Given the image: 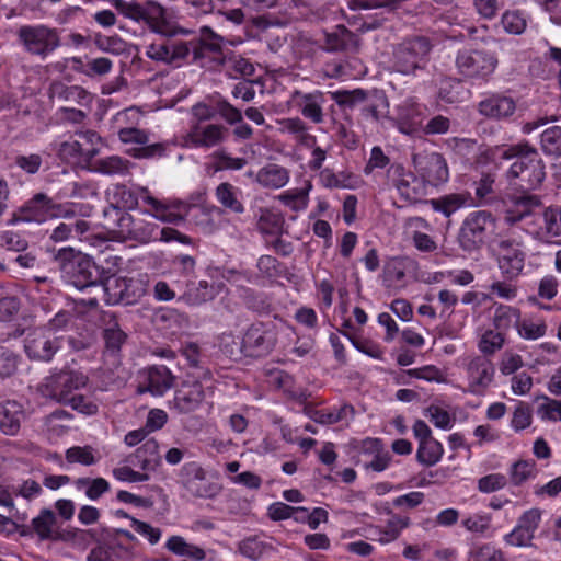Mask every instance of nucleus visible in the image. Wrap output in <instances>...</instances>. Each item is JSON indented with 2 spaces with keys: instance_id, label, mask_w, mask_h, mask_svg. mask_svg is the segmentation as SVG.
I'll list each match as a JSON object with an SVG mask.
<instances>
[{
  "instance_id": "nucleus-1",
  "label": "nucleus",
  "mask_w": 561,
  "mask_h": 561,
  "mask_svg": "<svg viewBox=\"0 0 561 561\" xmlns=\"http://www.w3.org/2000/svg\"><path fill=\"white\" fill-rule=\"evenodd\" d=\"M493 156L501 160H514L507 171V178L518 179L519 185L527 191L539 187L546 178L545 162L538 150L528 141L497 146L493 150Z\"/></svg>"
},
{
  "instance_id": "nucleus-2",
  "label": "nucleus",
  "mask_w": 561,
  "mask_h": 561,
  "mask_svg": "<svg viewBox=\"0 0 561 561\" xmlns=\"http://www.w3.org/2000/svg\"><path fill=\"white\" fill-rule=\"evenodd\" d=\"M55 260L59 265L65 280L78 289L100 287L103 283V272L88 255L75 251L72 248H62Z\"/></svg>"
},
{
  "instance_id": "nucleus-3",
  "label": "nucleus",
  "mask_w": 561,
  "mask_h": 561,
  "mask_svg": "<svg viewBox=\"0 0 561 561\" xmlns=\"http://www.w3.org/2000/svg\"><path fill=\"white\" fill-rule=\"evenodd\" d=\"M103 217L104 226L121 240L136 241L144 244L158 241V225L147 220L142 213L133 216L116 208H104Z\"/></svg>"
},
{
  "instance_id": "nucleus-4",
  "label": "nucleus",
  "mask_w": 561,
  "mask_h": 561,
  "mask_svg": "<svg viewBox=\"0 0 561 561\" xmlns=\"http://www.w3.org/2000/svg\"><path fill=\"white\" fill-rule=\"evenodd\" d=\"M432 43L424 36H414L398 44L392 53V69L401 75L415 76L430 61Z\"/></svg>"
},
{
  "instance_id": "nucleus-5",
  "label": "nucleus",
  "mask_w": 561,
  "mask_h": 561,
  "mask_svg": "<svg viewBox=\"0 0 561 561\" xmlns=\"http://www.w3.org/2000/svg\"><path fill=\"white\" fill-rule=\"evenodd\" d=\"M497 219L489 210H476L470 213L463 220L458 242L466 252H473L481 249L489 242L496 232Z\"/></svg>"
},
{
  "instance_id": "nucleus-6",
  "label": "nucleus",
  "mask_w": 561,
  "mask_h": 561,
  "mask_svg": "<svg viewBox=\"0 0 561 561\" xmlns=\"http://www.w3.org/2000/svg\"><path fill=\"white\" fill-rule=\"evenodd\" d=\"M16 41L25 53L41 60H45L61 45L59 31L45 24L20 26L16 31Z\"/></svg>"
},
{
  "instance_id": "nucleus-7",
  "label": "nucleus",
  "mask_w": 561,
  "mask_h": 561,
  "mask_svg": "<svg viewBox=\"0 0 561 561\" xmlns=\"http://www.w3.org/2000/svg\"><path fill=\"white\" fill-rule=\"evenodd\" d=\"M499 59L485 49L463 48L457 51L455 67L465 80L488 81L497 68Z\"/></svg>"
},
{
  "instance_id": "nucleus-8",
  "label": "nucleus",
  "mask_w": 561,
  "mask_h": 561,
  "mask_svg": "<svg viewBox=\"0 0 561 561\" xmlns=\"http://www.w3.org/2000/svg\"><path fill=\"white\" fill-rule=\"evenodd\" d=\"M100 291L107 305H134L146 294L147 280L141 275H112L103 279Z\"/></svg>"
},
{
  "instance_id": "nucleus-9",
  "label": "nucleus",
  "mask_w": 561,
  "mask_h": 561,
  "mask_svg": "<svg viewBox=\"0 0 561 561\" xmlns=\"http://www.w3.org/2000/svg\"><path fill=\"white\" fill-rule=\"evenodd\" d=\"M222 37L214 33L208 26L201 28L198 38L186 42L193 54V60L203 67L215 68L225 65L221 49Z\"/></svg>"
},
{
  "instance_id": "nucleus-10",
  "label": "nucleus",
  "mask_w": 561,
  "mask_h": 561,
  "mask_svg": "<svg viewBox=\"0 0 561 561\" xmlns=\"http://www.w3.org/2000/svg\"><path fill=\"white\" fill-rule=\"evenodd\" d=\"M179 483L186 493L196 499H214L221 488L207 481L206 471L196 461L184 463L179 471Z\"/></svg>"
},
{
  "instance_id": "nucleus-11",
  "label": "nucleus",
  "mask_w": 561,
  "mask_h": 561,
  "mask_svg": "<svg viewBox=\"0 0 561 561\" xmlns=\"http://www.w3.org/2000/svg\"><path fill=\"white\" fill-rule=\"evenodd\" d=\"M88 378L76 371H59L42 385V394L60 403H67L73 390L85 386Z\"/></svg>"
},
{
  "instance_id": "nucleus-12",
  "label": "nucleus",
  "mask_w": 561,
  "mask_h": 561,
  "mask_svg": "<svg viewBox=\"0 0 561 561\" xmlns=\"http://www.w3.org/2000/svg\"><path fill=\"white\" fill-rule=\"evenodd\" d=\"M76 136L77 139L60 144L59 158L67 162L91 161L100 151L101 137L93 130L77 131Z\"/></svg>"
},
{
  "instance_id": "nucleus-13",
  "label": "nucleus",
  "mask_w": 561,
  "mask_h": 561,
  "mask_svg": "<svg viewBox=\"0 0 561 561\" xmlns=\"http://www.w3.org/2000/svg\"><path fill=\"white\" fill-rule=\"evenodd\" d=\"M387 180L397 188L400 196L410 203L422 201L426 193L424 181L401 163H392L388 168Z\"/></svg>"
},
{
  "instance_id": "nucleus-14",
  "label": "nucleus",
  "mask_w": 561,
  "mask_h": 561,
  "mask_svg": "<svg viewBox=\"0 0 561 561\" xmlns=\"http://www.w3.org/2000/svg\"><path fill=\"white\" fill-rule=\"evenodd\" d=\"M58 209L55 202L45 193H36L21 207L12 213L8 220L9 226L20 222L43 224L51 218L53 210Z\"/></svg>"
},
{
  "instance_id": "nucleus-15",
  "label": "nucleus",
  "mask_w": 561,
  "mask_h": 561,
  "mask_svg": "<svg viewBox=\"0 0 561 561\" xmlns=\"http://www.w3.org/2000/svg\"><path fill=\"white\" fill-rule=\"evenodd\" d=\"M60 347V339L45 328L30 331L24 339V351L32 360L49 362Z\"/></svg>"
},
{
  "instance_id": "nucleus-16",
  "label": "nucleus",
  "mask_w": 561,
  "mask_h": 561,
  "mask_svg": "<svg viewBox=\"0 0 561 561\" xmlns=\"http://www.w3.org/2000/svg\"><path fill=\"white\" fill-rule=\"evenodd\" d=\"M503 220L507 226H515L525 218L533 216L541 206L538 195L530 194L527 190L508 194L504 199Z\"/></svg>"
},
{
  "instance_id": "nucleus-17",
  "label": "nucleus",
  "mask_w": 561,
  "mask_h": 561,
  "mask_svg": "<svg viewBox=\"0 0 561 561\" xmlns=\"http://www.w3.org/2000/svg\"><path fill=\"white\" fill-rule=\"evenodd\" d=\"M145 54L153 61L180 66L191 54V48L181 39L160 38L146 45Z\"/></svg>"
},
{
  "instance_id": "nucleus-18",
  "label": "nucleus",
  "mask_w": 561,
  "mask_h": 561,
  "mask_svg": "<svg viewBox=\"0 0 561 561\" xmlns=\"http://www.w3.org/2000/svg\"><path fill=\"white\" fill-rule=\"evenodd\" d=\"M499 267L507 279L516 278L524 270L526 253L523 241L515 238H504L499 244Z\"/></svg>"
},
{
  "instance_id": "nucleus-19",
  "label": "nucleus",
  "mask_w": 561,
  "mask_h": 561,
  "mask_svg": "<svg viewBox=\"0 0 561 561\" xmlns=\"http://www.w3.org/2000/svg\"><path fill=\"white\" fill-rule=\"evenodd\" d=\"M228 137L229 128L226 125L207 123L190 125L185 140L195 148L210 149L226 142Z\"/></svg>"
},
{
  "instance_id": "nucleus-20",
  "label": "nucleus",
  "mask_w": 561,
  "mask_h": 561,
  "mask_svg": "<svg viewBox=\"0 0 561 561\" xmlns=\"http://www.w3.org/2000/svg\"><path fill=\"white\" fill-rule=\"evenodd\" d=\"M413 162L419 169L422 180L433 186L448 181L449 171L446 159L438 152L413 156Z\"/></svg>"
},
{
  "instance_id": "nucleus-21",
  "label": "nucleus",
  "mask_w": 561,
  "mask_h": 561,
  "mask_svg": "<svg viewBox=\"0 0 561 561\" xmlns=\"http://www.w3.org/2000/svg\"><path fill=\"white\" fill-rule=\"evenodd\" d=\"M469 379V391L481 394L493 381L495 368L493 363L485 356H474L467 365Z\"/></svg>"
},
{
  "instance_id": "nucleus-22",
  "label": "nucleus",
  "mask_w": 561,
  "mask_h": 561,
  "mask_svg": "<svg viewBox=\"0 0 561 561\" xmlns=\"http://www.w3.org/2000/svg\"><path fill=\"white\" fill-rule=\"evenodd\" d=\"M477 111L490 119H507L516 112V102L503 93H492L478 103Z\"/></svg>"
},
{
  "instance_id": "nucleus-23",
  "label": "nucleus",
  "mask_w": 561,
  "mask_h": 561,
  "mask_svg": "<svg viewBox=\"0 0 561 561\" xmlns=\"http://www.w3.org/2000/svg\"><path fill=\"white\" fill-rule=\"evenodd\" d=\"M273 347L272 335L261 324H252L242 337L241 352L247 356L261 357L267 355Z\"/></svg>"
},
{
  "instance_id": "nucleus-24",
  "label": "nucleus",
  "mask_w": 561,
  "mask_h": 561,
  "mask_svg": "<svg viewBox=\"0 0 561 561\" xmlns=\"http://www.w3.org/2000/svg\"><path fill=\"white\" fill-rule=\"evenodd\" d=\"M218 115L230 126H234L232 135L236 140H250L254 135L253 128L243 121L242 112L228 102L226 99H219L216 102Z\"/></svg>"
},
{
  "instance_id": "nucleus-25",
  "label": "nucleus",
  "mask_w": 561,
  "mask_h": 561,
  "mask_svg": "<svg viewBox=\"0 0 561 561\" xmlns=\"http://www.w3.org/2000/svg\"><path fill=\"white\" fill-rule=\"evenodd\" d=\"M360 453L364 457L362 463L365 469L375 472L386 470L391 461V455L383 449L382 442L378 438H366L362 443Z\"/></svg>"
},
{
  "instance_id": "nucleus-26",
  "label": "nucleus",
  "mask_w": 561,
  "mask_h": 561,
  "mask_svg": "<svg viewBox=\"0 0 561 561\" xmlns=\"http://www.w3.org/2000/svg\"><path fill=\"white\" fill-rule=\"evenodd\" d=\"M140 198L149 206L141 211L142 215H150L157 220L174 225L184 220V217L174 210L176 208L174 204L153 197L147 187H140Z\"/></svg>"
},
{
  "instance_id": "nucleus-27",
  "label": "nucleus",
  "mask_w": 561,
  "mask_h": 561,
  "mask_svg": "<svg viewBox=\"0 0 561 561\" xmlns=\"http://www.w3.org/2000/svg\"><path fill=\"white\" fill-rule=\"evenodd\" d=\"M291 99L296 101L304 117L314 124H321L323 122L322 105L325 102L323 92L316 90L305 93L300 90H295L291 94Z\"/></svg>"
},
{
  "instance_id": "nucleus-28",
  "label": "nucleus",
  "mask_w": 561,
  "mask_h": 561,
  "mask_svg": "<svg viewBox=\"0 0 561 561\" xmlns=\"http://www.w3.org/2000/svg\"><path fill=\"white\" fill-rule=\"evenodd\" d=\"M323 48L331 53H356L359 49V38L346 26L337 25L332 32L324 33Z\"/></svg>"
},
{
  "instance_id": "nucleus-29",
  "label": "nucleus",
  "mask_w": 561,
  "mask_h": 561,
  "mask_svg": "<svg viewBox=\"0 0 561 561\" xmlns=\"http://www.w3.org/2000/svg\"><path fill=\"white\" fill-rule=\"evenodd\" d=\"M205 398L204 388L199 381L186 382L175 392L173 404L180 413H191L197 410Z\"/></svg>"
},
{
  "instance_id": "nucleus-30",
  "label": "nucleus",
  "mask_w": 561,
  "mask_h": 561,
  "mask_svg": "<svg viewBox=\"0 0 561 561\" xmlns=\"http://www.w3.org/2000/svg\"><path fill=\"white\" fill-rule=\"evenodd\" d=\"M50 99L73 103L80 106L90 105L93 96L80 85H67L61 81H54L49 85Z\"/></svg>"
},
{
  "instance_id": "nucleus-31",
  "label": "nucleus",
  "mask_w": 561,
  "mask_h": 561,
  "mask_svg": "<svg viewBox=\"0 0 561 561\" xmlns=\"http://www.w3.org/2000/svg\"><path fill=\"white\" fill-rule=\"evenodd\" d=\"M421 106L407 100L397 108L398 128L405 135H412L422 127Z\"/></svg>"
},
{
  "instance_id": "nucleus-32",
  "label": "nucleus",
  "mask_w": 561,
  "mask_h": 561,
  "mask_svg": "<svg viewBox=\"0 0 561 561\" xmlns=\"http://www.w3.org/2000/svg\"><path fill=\"white\" fill-rule=\"evenodd\" d=\"M146 388H140V392L149 391L153 396H162L173 387L174 376L165 366H151L146 370Z\"/></svg>"
},
{
  "instance_id": "nucleus-33",
  "label": "nucleus",
  "mask_w": 561,
  "mask_h": 561,
  "mask_svg": "<svg viewBox=\"0 0 561 561\" xmlns=\"http://www.w3.org/2000/svg\"><path fill=\"white\" fill-rule=\"evenodd\" d=\"M110 205L106 208H116L117 210H131L137 208L140 198L138 193L127 187L125 184H115L106 191Z\"/></svg>"
},
{
  "instance_id": "nucleus-34",
  "label": "nucleus",
  "mask_w": 561,
  "mask_h": 561,
  "mask_svg": "<svg viewBox=\"0 0 561 561\" xmlns=\"http://www.w3.org/2000/svg\"><path fill=\"white\" fill-rule=\"evenodd\" d=\"M24 419V410L16 401L0 404V430L5 435H16Z\"/></svg>"
},
{
  "instance_id": "nucleus-35",
  "label": "nucleus",
  "mask_w": 561,
  "mask_h": 561,
  "mask_svg": "<svg viewBox=\"0 0 561 561\" xmlns=\"http://www.w3.org/2000/svg\"><path fill=\"white\" fill-rule=\"evenodd\" d=\"M215 298L214 286L207 280L195 282L187 279L185 289L179 297V300L190 306H201Z\"/></svg>"
},
{
  "instance_id": "nucleus-36",
  "label": "nucleus",
  "mask_w": 561,
  "mask_h": 561,
  "mask_svg": "<svg viewBox=\"0 0 561 561\" xmlns=\"http://www.w3.org/2000/svg\"><path fill=\"white\" fill-rule=\"evenodd\" d=\"M256 181L267 188H280L289 181V172L278 164H267L256 173Z\"/></svg>"
},
{
  "instance_id": "nucleus-37",
  "label": "nucleus",
  "mask_w": 561,
  "mask_h": 561,
  "mask_svg": "<svg viewBox=\"0 0 561 561\" xmlns=\"http://www.w3.org/2000/svg\"><path fill=\"white\" fill-rule=\"evenodd\" d=\"M238 551L244 558L251 561H257L265 556H270L274 551V548L270 542L261 539L259 536H250L239 542Z\"/></svg>"
},
{
  "instance_id": "nucleus-38",
  "label": "nucleus",
  "mask_w": 561,
  "mask_h": 561,
  "mask_svg": "<svg viewBox=\"0 0 561 561\" xmlns=\"http://www.w3.org/2000/svg\"><path fill=\"white\" fill-rule=\"evenodd\" d=\"M133 163L119 156H108L98 159L93 164V170L105 175H127Z\"/></svg>"
},
{
  "instance_id": "nucleus-39",
  "label": "nucleus",
  "mask_w": 561,
  "mask_h": 561,
  "mask_svg": "<svg viewBox=\"0 0 561 561\" xmlns=\"http://www.w3.org/2000/svg\"><path fill=\"white\" fill-rule=\"evenodd\" d=\"M520 311L511 306L500 305L495 308L493 325L496 331L505 335L511 328H518Z\"/></svg>"
},
{
  "instance_id": "nucleus-40",
  "label": "nucleus",
  "mask_w": 561,
  "mask_h": 561,
  "mask_svg": "<svg viewBox=\"0 0 561 561\" xmlns=\"http://www.w3.org/2000/svg\"><path fill=\"white\" fill-rule=\"evenodd\" d=\"M283 225L284 219L279 214L268 208L259 209L256 227L262 234L278 236L282 232Z\"/></svg>"
},
{
  "instance_id": "nucleus-41",
  "label": "nucleus",
  "mask_w": 561,
  "mask_h": 561,
  "mask_svg": "<svg viewBox=\"0 0 561 561\" xmlns=\"http://www.w3.org/2000/svg\"><path fill=\"white\" fill-rule=\"evenodd\" d=\"M127 334L119 328L115 319L108 321L103 330V340L105 343V353L116 355L122 345L126 342Z\"/></svg>"
},
{
  "instance_id": "nucleus-42",
  "label": "nucleus",
  "mask_w": 561,
  "mask_h": 561,
  "mask_svg": "<svg viewBox=\"0 0 561 561\" xmlns=\"http://www.w3.org/2000/svg\"><path fill=\"white\" fill-rule=\"evenodd\" d=\"M238 195V190L228 182L220 183L216 188L218 202L230 211L241 214L244 211V207Z\"/></svg>"
},
{
  "instance_id": "nucleus-43",
  "label": "nucleus",
  "mask_w": 561,
  "mask_h": 561,
  "mask_svg": "<svg viewBox=\"0 0 561 561\" xmlns=\"http://www.w3.org/2000/svg\"><path fill=\"white\" fill-rule=\"evenodd\" d=\"M467 197L462 194H448L439 198L425 201L435 211L442 213L445 217H450L462 206H465Z\"/></svg>"
},
{
  "instance_id": "nucleus-44",
  "label": "nucleus",
  "mask_w": 561,
  "mask_h": 561,
  "mask_svg": "<svg viewBox=\"0 0 561 561\" xmlns=\"http://www.w3.org/2000/svg\"><path fill=\"white\" fill-rule=\"evenodd\" d=\"M153 32L163 33L165 26V11L164 8L156 1H147L144 4V19Z\"/></svg>"
},
{
  "instance_id": "nucleus-45",
  "label": "nucleus",
  "mask_w": 561,
  "mask_h": 561,
  "mask_svg": "<svg viewBox=\"0 0 561 561\" xmlns=\"http://www.w3.org/2000/svg\"><path fill=\"white\" fill-rule=\"evenodd\" d=\"M225 65L227 66L229 77L234 79L250 78L255 72L254 65L241 55L231 54L228 57L225 56Z\"/></svg>"
},
{
  "instance_id": "nucleus-46",
  "label": "nucleus",
  "mask_w": 561,
  "mask_h": 561,
  "mask_svg": "<svg viewBox=\"0 0 561 561\" xmlns=\"http://www.w3.org/2000/svg\"><path fill=\"white\" fill-rule=\"evenodd\" d=\"M443 453L442 444L433 437L419 444L416 458L422 465L431 467L440 460Z\"/></svg>"
},
{
  "instance_id": "nucleus-47",
  "label": "nucleus",
  "mask_w": 561,
  "mask_h": 561,
  "mask_svg": "<svg viewBox=\"0 0 561 561\" xmlns=\"http://www.w3.org/2000/svg\"><path fill=\"white\" fill-rule=\"evenodd\" d=\"M539 233L549 237L561 236V207L550 206L542 213V224L539 227Z\"/></svg>"
},
{
  "instance_id": "nucleus-48",
  "label": "nucleus",
  "mask_w": 561,
  "mask_h": 561,
  "mask_svg": "<svg viewBox=\"0 0 561 561\" xmlns=\"http://www.w3.org/2000/svg\"><path fill=\"white\" fill-rule=\"evenodd\" d=\"M540 147L545 154L561 156V127L551 126L545 129L540 136Z\"/></svg>"
},
{
  "instance_id": "nucleus-49",
  "label": "nucleus",
  "mask_w": 561,
  "mask_h": 561,
  "mask_svg": "<svg viewBox=\"0 0 561 561\" xmlns=\"http://www.w3.org/2000/svg\"><path fill=\"white\" fill-rule=\"evenodd\" d=\"M311 184L308 183L306 188L289 190L278 196V199L294 211L304 210L308 206V194Z\"/></svg>"
},
{
  "instance_id": "nucleus-50",
  "label": "nucleus",
  "mask_w": 561,
  "mask_h": 561,
  "mask_svg": "<svg viewBox=\"0 0 561 561\" xmlns=\"http://www.w3.org/2000/svg\"><path fill=\"white\" fill-rule=\"evenodd\" d=\"M137 458L141 459L144 470L154 468L160 460L159 444L154 438L146 440L137 450Z\"/></svg>"
},
{
  "instance_id": "nucleus-51",
  "label": "nucleus",
  "mask_w": 561,
  "mask_h": 561,
  "mask_svg": "<svg viewBox=\"0 0 561 561\" xmlns=\"http://www.w3.org/2000/svg\"><path fill=\"white\" fill-rule=\"evenodd\" d=\"M55 524L56 516L54 512L50 510H43L37 517L33 518L32 528L41 540H47L51 537Z\"/></svg>"
},
{
  "instance_id": "nucleus-52",
  "label": "nucleus",
  "mask_w": 561,
  "mask_h": 561,
  "mask_svg": "<svg viewBox=\"0 0 561 561\" xmlns=\"http://www.w3.org/2000/svg\"><path fill=\"white\" fill-rule=\"evenodd\" d=\"M332 99L339 106L354 107L357 104L367 102L369 93L363 89H355L352 91L342 90L333 92Z\"/></svg>"
},
{
  "instance_id": "nucleus-53",
  "label": "nucleus",
  "mask_w": 561,
  "mask_h": 561,
  "mask_svg": "<svg viewBox=\"0 0 561 561\" xmlns=\"http://www.w3.org/2000/svg\"><path fill=\"white\" fill-rule=\"evenodd\" d=\"M536 463L533 460H518L510 469V480L514 485H520L528 479L534 478Z\"/></svg>"
},
{
  "instance_id": "nucleus-54",
  "label": "nucleus",
  "mask_w": 561,
  "mask_h": 561,
  "mask_svg": "<svg viewBox=\"0 0 561 561\" xmlns=\"http://www.w3.org/2000/svg\"><path fill=\"white\" fill-rule=\"evenodd\" d=\"M256 267L260 273L267 278H277L287 274V268L284 264L272 255H262L259 257Z\"/></svg>"
},
{
  "instance_id": "nucleus-55",
  "label": "nucleus",
  "mask_w": 561,
  "mask_h": 561,
  "mask_svg": "<svg viewBox=\"0 0 561 561\" xmlns=\"http://www.w3.org/2000/svg\"><path fill=\"white\" fill-rule=\"evenodd\" d=\"M505 342L504 334L499 331L488 330L485 331L480 341H479V350L486 357L488 355H493L495 352L500 351Z\"/></svg>"
},
{
  "instance_id": "nucleus-56",
  "label": "nucleus",
  "mask_w": 561,
  "mask_h": 561,
  "mask_svg": "<svg viewBox=\"0 0 561 561\" xmlns=\"http://www.w3.org/2000/svg\"><path fill=\"white\" fill-rule=\"evenodd\" d=\"M410 525V518L399 515H393L388 522L383 530L380 531L381 537L379 541L381 543H388L396 540L402 529Z\"/></svg>"
},
{
  "instance_id": "nucleus-57",
  "label": "nucleus",
  "mask_w": 561,
  "mask_h": 561,
  "mask_svg": "<svg viewBox=\"0 0 561 561\" xmlns=\"http://www.w3.org/2000/svg\"><path fill=\"white\" fill-rule=\"evenodd\" d=\"M170 145L168 142H156L134 148L129 152L136 159H152L167 156Z\"/></svg>"
},
{
  "instance_id": "nucleus-58",
  "label": "nucleus",
  "mask_w": 561,
  "mask_h": 561,
  "mask_svg": "<svg viewBox=\"0 0 561 561\" xmlns=\"http://www.w3.org/2000/svg\"><path fill=\"white\" fill-rule=\"evenodd\" d=\"M215 159V170H241L245 164L244 158L231 157L225 150H218L213 153Z\"/></svg>"
},
{
  "instance_id": "nucleus-59",
  "label": "nucleus",
  "mask_w": 561,
  "mask_h": 561,
  "mask_svg": "<svg viewBox=\"0 0 561 561\" xmlns=\"http://www.w3.org/2000/svg\"><path fill=\"white\" fill-rule=\"evenodd\" d=\"M502 25L507 33L522 34L526 28V19L519 11H506L502 16Z\"/></svg>"
},
{
  "instance_id": "nucleus-60",
  "label": "nucleus",
  "mask_w": 561,
  "mask_h": 561,
  "mask_svg": "<svg viewBox=\"0 0 561 561\" xmlns=\"http://www.w3.org/2000/svg\"><path fill=\"white\" fill-rule=\"evenodd\" d=\"M533 410L526 402H519L514 412L511 424L515 431H522L527 428L531 424Z\"/></svg>"
},
{
  "instance_id": "nucleus-61",
  "label": "nucleus",
  "mask_w": 561,
  "mask_h": 561,
  "mask_svg": "<svg viewBox=\"0 0 561 561\" xmlns=\"http://www.w3.org/2000/svg\"><path fill=\"white\" fill-rule=\"evenodd\" d=\"M66 460L70 463H81L84 466H91L96 462L93 455V449L90 446H75L66 451Z\"/></svg>"
},
{
  "instance_id": "nucleus-62",
  "label": "nucleus",
  "mask_w": 561,
  "mask_h": 561,
  "mask_svg": "<svg viewBox=\"0 0 561 561\" xmlns=\"http://www.w3.org/2000/svg\"><path fill=\"white\" fill-rule=\"evenodd\" d=\"M507 484V478L502 473H490L478 480V490L482 493H493Z\"/></svg>"
},
{
  "instance_id": "nucleus-63",
  "label": "nucleus",
  "mask_w": 561,
  "mask_h": 561,
  "mask_svg": "<svg viewBox=\"0 0 561 561\" xmlns=\"http://www.w3.org/2000/svg\"><path fill=\"white\" fill-rule=\"evenodd\" d=\"M541 399L545 400L538 408V414L542 420L548 421H561V401L551 399L548 396H541Z\"/></svg>"
},
{
  "instance_id": "nucleus-64",
  "label": "nucleus",
  "mask_w": 561,
  "mask_h": 561,
  "mask_svg": "<svg viewBox=\"0 0 561 561\" xmlns=\"http://www.w3.org/2000/svg\"><path fill=\"white\" fill-rule=\"evenodd\" d=\"M43 163V159L37 153L18 154L14 157V164L26 174H36Z\"/></svg>"
}]
</instances>
